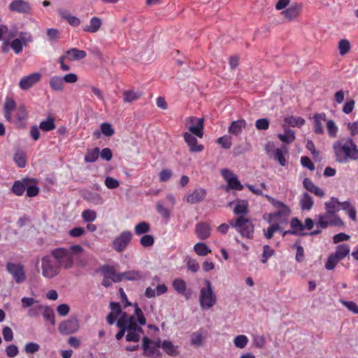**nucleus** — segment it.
Here are the masks:
<instances>
[{
  "mask_svg": "<svg viewBox=\"0 0 358 358\" xmlns=\"http://www.w3.org/2000/svg\"><path fill=\"white\" fill-rule=\"evenodd\" d=\"M155 238L152 235L144 234L140 239V243L145 248H149L154 245Z\"/></svg>",
  "mask_w": 358,
  "mask_h": 358,
  "instance_id": "53",
  "label": "nucleus"
},
{
  "mask_svg": "<svg viewBox=\"0 0 358 358\" xmlns=\"http://www.w3.org/2000/svg\"><path fill=\"white\" fill-rule=\"evenodd\" d=\"M341 209L345 210L353 221L357 220V210L349 201L341 202Z\"/></svg>",
  "mask_w": 358,
  "mask_h": 358,
  "instance_id": "38",
  "label": "nucleus"
},
{
  "mask_svg": "<svg viewBox=\"0 0 358 358\" xmlns=\"http://www.w3.org/2000/svg\"><path fill=\"white\" fill-rule=\"evenodd\" d=\"M248 213V201L246 200H238L234 208V213L236 215L243 216Z\"/></svg>",
  "mask_w": 358,
  "mask_h": 358,
  "instance_id": "33",
  "label": "nucleus"
},
{
  "mask_svg": "<svg viewBox=\"0 0 358 358\" xmlns=\"http://www.w3.org/2000/svg\"><path fill=\"white\" fill-rule=\"evenodd\" d=\"M206 190L203 188L194 189L187 194L185 201L189 203H197L202 201L206 196Z\"/></svg>",
  "mask_w": 358,
  "mask_h": 358,
  "instance_id": "17",
  "label": "nucleus"
},
{
  "mask_svg": "<svg viewBox=\"0 0 358 358\" xmlns=\"http://www.w3.org/2000/svg\"><path fill=\"white\" fill-rule=\"evenodd\" d=\"M150 230V225L148 222H141L138 223L134 227L135 234L138 236L145 234Z\"/></svg>",
  "mask_w": 358,
  "mask_h": 358,
  "instance_id": "46",
  "label": "nucleus"
},
{
  "mask_svg": "<svg viewBox=\"0 0 358 358\" xmlns=\"http://www.w3.org/2000/svg\"><path fill=\"white\" fill-rule=\"evenodd\" d=\"M135 315H131L128 317L127 331L137 330L140 333L143 334V329L141 327L137 324L136 319L141 325H145L146 319L143 315L142 310L135 303Z\"/></svg>",
  "mask_w": 358,
  "mask_h": 358,
  "instance_id": "9",
  "label": "nucleus"
},
{
  "mask_svg": "<svg viewBox=\"0 0 358 358\" xmlns=\"http://www.w3.org/2000/svg\"><path fill=\"white\" fill-rule=\"evenodd\" d=\"M100 271L101 272L103 277H108L112 278L114 274H115L116 269L113 266L103 265L100 268Z\"/></svg>",
  "mask_w": 358,
  "mask_h": 358,
  "instance_id": "54",
  "label": "nucleus"
},
{
  "mask_svg": "<svg viewBox=\"0 0 358 358\" xmlns=\"http://www.w3.org/2000/svg\"><path fill=\"white\" fill-rule=\"evenodd\" d=\"M221 174L227 182V187L229 189L241 191L243 189V185H241L238 180L236 175L227 169L221 170Z\"/></svg>",
  "mask_w": 358,
  "mask_h": 358,
  "instance_id": "14",
  "label": "nucleus"
},
{
  "mask_svg": "<svg viewBox=\"0 0 358 358\" xmlns=\"http://www.w3.org/2000/svg\"><path fill=\"white\" fill-rule=\"evenodd\" d=\"M246 126L247 122L244 119L233 121L228 129V132L232 135L238 136Z\"/></svg>",
  "mask_w": 358,
  "mask_h": 358,
  "instance_id": "25",
  "label": "nucleus"
},
{
  "mask_svg": "<svg viewBox=\"0 0 358 358\" xmlns=\"http://www.w3.org/2000/svg\"><path fill=\"white\" fill-rule=\"evenodd\" d=\"M6 268L16 283L21 284L26 280L25 268L22 264L8 262L6 263Z\"/></svg>",
  "mask_w": 358,
  "mask_h": 358,
  "instance_id": "8",
  "label": "nucleus"
},
{
  "mask_svg": "<svg viewBox=\"0 0 358 358\" xmlns=\"http://www.w3.org/2000/svg\"><path fill=\"white\" fill-rule=\"evenodd\" d=\"M124 103H131L138 100L142 96V92L134 90H124L122 92Z\"/></svg>",
  "mask_w": 358,
  "mask_h": 358,
  "instance_id": "31",
  "label": "nucleus"
},
{
  "mask_svg": "<svg viewBox=\"0 0 358 358\" xmlns=\"http://www.w3.org/2000/svg\"><path fill=\"white\" fill-rule=\"evenodd\" d=\"M51 89L57 92H62L64 88L63 78L60 76H54L50 78L49 82Z\"/></svg>",
  "mask_w": 358,
  "mask_h": 358,
  "instance_id": "34",
  "label": "nucleus"
},
{
  "mask_svg": "<svg viewBox=\"0 0 358 358\" xmlns=\"http://www.w3.org/2000/svg\"><path fill=\"white\" fill-rule=\"evenodd\" d=\"M16 102L13 98L10 96H6L5 102L3 103V116L6 121L11 122L13 120L12 117V112L15 110L17 108Z\"/></svg>",
  "mask_w": 358,
  "mask_h": 358,
  "instance_id": "18",
  "label": "nucleus"
},
{
  "mask_svg": "<svg viewBox=\"0 0 358 358\" xmlns=\"http://www.w3.org/2000/svg\"><path fill=\"white\" fill-rule=\"evenodd\" d=\"M27 117V110L24 105L19 106L15 110V122H20Z\"/></svg>",
  "mask_w": 358,
  "mask_h": 358,
  "instance_id": "41",
  "label": "nucleus"
},
{
  "mask_svg": "<svg viewBox=\"0 0 358 358\" xmlns=\"http://www.w3.org/2000/svg\"><path fill=\"white\" fill-rule=\"evenodd\" d=\"M350 248L348 244L343 243L338 245L336 248V251L334 253L340 260L343 259L347 255H349Z\"/></svg>",
  "mask_w": 358,
  "mask_h": 358,
  "instance_id": "36",
  "label": "nucleus"
},
{
  "mask_svg": "<svg viewBox=\"0 0 358 358\" xmlns=\"http://www.w3.org/2000/svg\"><path fill=\"white\" fill-rule=\"evenodd\" d=\"M336 161L338 163H346L349 159H358V149L352 138L336 141L333 145Z\"/></svg>",
  "mask_w": 358,
  "mask_h": 358,
  "instance_id": "1",
  "label": "nucleus"
},
{
  "mask_svg": "<svg viewBox=\"0 0 358 358\" xmlns=\"http://www.w3.org/2000/svg\"><path fill=\"white\" fill-rule=\"evenodd\" d=\"M66 59L69 61L80 60L84 59L87 56L85 50H78L77 48H71L66 52Z\"/></svg>",
  "mask_w": 358,
  "mask_h": 358,
  "instance_id": "30",
  "label": "nucleus"
},
{
  "mask_svg": "<svg viewBox=\"0 0 358 358\" xmlns=\"http://www.w3.org/2000/svg\"><path fill=\"white\" fill-rule=\"evenodd\" d=\"M185 124L189 125V131L199 138L203 136L204 119L194 116L185 118Z\"/></svg>",
  "mask_w": 358,
  "mask_h": 358,
  "instance_id": "11",
  "label": "nucleus"
},
{
  "mask_svg": "<svg viewBox=\"0 0 358 358\" xmlns=\"http://www.w3.org/2000/svg\"><path fill=\"white\" fill-rule=\"evenodd\" d=\"M33 182H35V180L29 178H22L21 180H16L12 186V192L16 196H22L26 190V187Z\"/></svg>",
  "mask_w": 358,
  "mask_h": 358,
  "instance_id": "19",
  "label": "nucleus"
},
{
  "mask_svg": "<svg viewBox=\"0 0 358 358\" xmlns=\"http://www.w3.org/2000/svg\"><path fill=\"white\" fill-rule=\"evenodd\" d=\"M59 15L62 18L66 20L71 26L78 27L80 24V20L78 17L71 15L66 10H59Z\"/></svg>",
  "mask_w": 358,
  "mask_h": 358,
  "instance_id": "35",
  "label": "nucleus"
},
{
  "mask_svg": "<svg viewBox=\"0 0 358 358\" xmlns=\"http://www.w3.org/2000/svg\"><path fill=\"white\" fill-rule=\"evenodd\" d=\"M152 341L148 337H143L142 348L143 350V356L149 358H162V354L158 349L161 347L160 341L155 343L154 345H150Z\"/></svg>",
  "mask_w": 358,
  "mask_h": 358,
  "instance_id": "10",
  "label": "nucleus"
},
{
  "mask_svg": "<svg viewBox=\"0 0 358 358\" xmlns=\"http://www.w3.org/2000/svg\"><path fill=\"white\" fill-rule=\"evenodd\" d=\"M101 131L103 135L107 137H110L113 136L115 133L114 129L112 128V126L107 122H103L101 124Z\"/></svg>",
  "mask_w": 358,
  "mask_h": 358,
  "instance_id": "63",
  "label": "nucleus"
},
{
  "mask_svg": "<svg viewBox=\"0 0 358 358\" xmlns=\"http://www.w3.org/2000/svg\"><path fill=\"white\" fill-rule=\"evenodd\" d=\"M50 255L56 260L57 263L64 269H70L73 266L74 259L71 251L66 248H57L50 251Z\"/></svg>",
  "mask_w": 358,
  "mask_h": 358,
  "instance_id": "3",
  "label": "nucleus"
},
{
  "mask_svg": "<svg viewBox=\"0 0 358 358\" xmlns=\"http://www.w3.org/2000/svg\"><path fill=\"white\" fill-rule=\"evenodd\" d=\"M39 128L45 131H50L55 128V119L48 117L45 121H42L39 124Z\"/></svg>",
  "mask_w": 358,
  "mask_h": 358,
  "instance_id": "47",
  "label": "nucleus"
},
{
  "mask_svg": "<svg viewBox=\"0 0 358 358\" xmlns=\"http://www.w3.org/2000/svg\"><path fill=\"white\" fill-rule=\"evenodd\" d=\"M278 137L281 141L287 144L295 140L294 131L289 128L285 129L284 134H279Z\"/></svg>",
  "mask_w": 358,
  "mask_h": 358,
  "instance_id": "39",
  "label": "nucleus"
},
{
  "mask_svg": "<svg viewBox=\"0 0 358 358\" xmlns=\"http://www.w3.org/2000/svg\"><path fill=\"white\" fill-rule=\"evenodd\" d=\"M303 8L302 3H294L289 8L282 12V14L289 20L296 18Z\"/></svg>",
  "mask_w": 358,
  "mask_h": 358,
  "instance_id": "21",
  "label": "nucleus"
},
{
  "mask_svg": "<svg viewBox=\"0 0 358 358\" xmlns=\"http://www.w3.org/2000/svg\"><path fill=\"white\" fill-rule=\"evenodd\" d=\"M206 338V333L203 329L193 332L190 336V345L195 348H200L203 345V341Z\"/></svg>",
  "mask_w": 358,
  "mask_h": 358,
  "instance_id": "23",
  "label": "nucleus"
},
{
  "mask_svg": "<svg viewBox=\"0 0 358 358\" xmlns=\"http://www.w3.org/2000/svg\"><path fill=\"white\" fill-rule=\"evenodd\" d=\"M313 199L312 196L307 192H304L300 201V205L302 210H309L313 208Z\"/></svg>",
  "mask_w": 358,
  "mask_h": 358,
  "instance_id": "37",
  "label": "nucleus"
},
{
  "mask_svg": "<svg viewBox=\"0 0 358 358\" xmlns=\"http://www.w3.org/2000/svg\"><path fill=\"white\" fill-rule=\"evenodd\" d=\"M141 334V333H140V331L137 330L127 331V334L126 335V340L128 342L137 343L140 341Z\"/></svg>",
  "mask_w": 358,
  "mask_h": 358,
  "instance_id": "57",
  "label": "nucleus"
},
{
  "mask_svg": "<svg viewBox=\"0 0 358 358\" xmlns=\"http://www.w3.org/2000/svg\"><path fill=\"white\" fill-rule=\"evenodd\" d=\"M124 279L127 280H139L143 278L142 273L139 271L131 270L124 272Z\"/></svg>",
  "mask_w": 358,
  "mask_h": 358,
  "instance_id": "49",
  "label": "nucleus"
},
{
  "mask_svg": "<svg viewBox=\"0 0 358 358\" xmlns=\"http://www.w3.org/2000/svg\"><path fill=\"white\" fill-rule=\"evenodd\" d=\"M217 143L224 149H229L231 147V137L229 135H224L217 140Z\"/></svg>",
  "mask_w": 358,
  "mask_h": 358,
  "instance_id": "52",
  "label": "nucleus"
},
{
  "mask_svg": "<svg viewBox=\"0 0 358 358\" xmlns=\"http://www.w3.org/2000/svg\"><path fill=\"white\" fill-rule=\"evenodd\" d=\"M322 121H326V114L324 113H316L313 116V131L315 134H322L324 133Z\"/></svg>",
  "mask_w": 358,
  "mask_h": 358,
  "instance_id": "28",
  "label": "nucleus"
},
{
  "mask_svg": "<svg viewBox=\"0 0 358 358\" xmlns=\"http://www.w3.org/2000/svg\"><path fill=\"white\" fill-rule=\"evenodd\" d=\"M317 226L321 229L329 227H343L344 222L338 215H331L327 213L316 215Z\"/></svg>",
  "mask_w": 358,
  "mask_h": 358,
  "instance_id": "7",
  "label": "nucleus"
},
{
  "mask_svg": "<svg viewBox=\"0 0 358 358\" xmlns=\"http://www.w3.org/2000/svg\"><path fill=\"white\" fill-rule=\"evenodd\" d=\"M339 261L341 260L334 253L331 254L325 264V268L329 271L333 270Z\"/></svg>",
  "mask_w": 358,
  "mask_h": 358,
  "instance_id": "51",
  "label": "nucleus"
},
{
  "mask_svg": "<svg viewBox=\"0 0 358 358\" xmlns=\"http://www.w3.org/2000/svg\"><path fill=\"white\" fill-rule=\"evenodd\" d=\"M173 287L178 294L185 295L187 285L185 280L180 278L175 279L173 282Z\"/></svg>",
  "mask_w": 358,
  "mask_h": 358,
  "instance_id": "44",
  "label": "nucleus"
},
{
  "mask_svg": "<svg viewBox=\"0 0 358 358\" xmlns=\"http://www.w3.org/2000/svg\"><path fill=\"white\" fill-rule=\"evenodd\" d=\"M40 346L38 343L30 342L25 345L24 351L27 354H34L39 350Z\"/></svg>",
  "mask_w": 358,
  "mask_h": 358,
  "instance_id": "64",
  "label": "nucleus"
},
{
  "mask_svg": "<svg viewBox=\"0 0 358 358\" xmlns=\"http://www.w3.org/2000/svg\"><path fill=\"white\" fill-rule=\"evenodd\" d=\"M266 199L277 209V211L270 214V217L282 223H287L291 214L290 208L284 203L278 201L268 195H265Z\"/></svg>",
  "mask_w": 358,
  "mask_h": 358,
  "instance_id": "5",
  "label": "nucleus"
},
{
  "mask_svg": "<svg viewBox=\"0 0 358 358\" xmlns=\"http://www.w3.org/2000/svg\"><path fill=\"white\" fill-rule=\"evenodd\" d=\"M131 238V232L129 231H124L114 239L112 247L116 252H122L129 245Z\"/></svg>",
  "mask_w": 358,
  "mask_h": 358,
  "instance_id": "12",
  "label": "nucleus"
},
{
  "mask_svg": "<svg viewBox=\"0 0 358 358\" xmlns=\"http://www.w3.org/2000/svg\"><path fill=\"white\" fill-rule=\"evenodd\" d=\"M14 161L20 168H24L27 164V157L24 152L17 151L14 155Z\"/></svg>",
  "mask_w": 358,
  "mask_h": 358,
  "instance_id": "48",
  "label": "nucleus"
},
{
  "mask_svg": "<svg viewBox=\"0 0 358 358\" xmlns=\"http://www.w3.org/2000/svg\"><path fill=\"white\" fill-rule=\"evenodd\" d=\"M248 343V338L245 335H238L234 340V345L238 348H245Z\"/></svg>",
  "mask_w": 358,
  "mask_h": 358,
  "instance_id": "59",
  "label": "nucleus"
},
{
  "mask_svg": "<svg viewBox=\"0 0 358 358\" xmlns=\"http://www.w3.org/2000/svg\"><path fill=\"white\" fill-rule=\"evenodd\" d=\"M303 185L306 190L314 194L317 196L322 198L325 194L324 192L321 188L316 186L313 183V182L308 178H306L303 179Z\"/></svg>",
  "mask_w": 358,
  "mask_h": 358,
  "instance_id": "24",
  "label": "nucleus"
},
{
  "mask_svg": "<svg viewBox=\"0 0 358 358\" xmlns=\"http://www.w3.org/2000/svg\"><path fill=\"white\" fill-rule=\"evenodd\" d=\"M43 315L44 319L50 322L52 326L55 324V315L52 308L49 306L45 307Z\"/></svg>",
  "mask_w": 358,
  "mask_h": 358,
  "instance_id": "50",
  "label": "nucleus"
},
{
  "mask_svg": "<svg viewBox=\"0 0 358 358\" xmlns=\"http://www.w3.org/2000/svg\"><path fill=\"white\" fill-rule=\"evenodd\" d=\"M102 24L101 20L97 17H93L90 19V25L85 26L83 31L89 33H95L99 31Z\"/></svg>",
  "mask_w": 358,
  "mask_h": 358,
  "instance_id": "32",
  "label": "nucleus"
},
{
  "mask_svg": "<svg viewBox=\"0 0 358 358\" xmlns=\"http://www.w3.org/2000/svg\"><path fill=\"white\" fill-rule=\"evenodd\" d=\"M290 226L292 228V234L293 235H299V236H306L307 233L302 232L305 229L303 223L299 220L297 217H293L290 221Z\"/></svg>",
  "mask_w": 358,
  "mask_h": 358,
  "instance_id": "29",
  "label": "nucleus"
},
{
  "mask_svg": "<svg viewBox=\"0 0 358 358\" xmlns=\"http://www.w3.org/2000/svg\"><path fill=\"white\" fill-rule=\"evenodd\" d=\"M193 134L185 132L183 138L185 143L189 147V150L192 152H200L203 150L204 147L201 144H198L197 139L192 135Z\"/></svg>",
  "mask_w": 358,
  "mask_h": 358,
  "instance_id": "20",
  "label": "nucleus"
},
{
  "mask_svg": "<svg viewBox=\"0 0 358 358\" xmlns=\"http://www.w3.org/2000/svg\"><path fill=\"white\" fill-rule=\"evenodd\" d=\"M280 229V226L278 223L272 224L266 230H264V236L267 239H271L273 236V234Z\"/></svg>",
  "mask_w": 358,
  "mask_h": 358,
  "instance_id": "55",
  "label": "nucleus"
},
{
  "mask_svg": "<svg viewBox=\"0 0 358 358\" xmlns=\"http://www.w3.org/2000/svg\"><path fill=\"white\" fill-rule=\"evenodd\" d=\"M338 49L341 55H346L350 50V44L348 40L342 39L338 43Z\"/></svg>",
  "mask_w": 358,
  "mask_h": 358,
  "instance_id": "60",
  "label": "nucleus"
},
{
  "mask_svg": "<svg viewBox=\"0 0 358 358\" xmlns=\"http://www.w3.org/2000/svg\"><path fill=\"white\" fill-rule=\"evenodd\" d=\"M99 155V148H94V149H88L87 150L86 154L85 155V162H94L97 160Z\"/></svg>",
  "mask_w": 358,
  "mask_h": 358,
  "instance_id": "40",
  "label": "nucleus"
},
{
  "mask_svg": "<svg viewBox=\"0 0 358 358\" xmlns=\"http://www.w3.org/2000/svg\"><path fill=\"white\" fill-rule=\"evenodd\" d=\"M195 233L201 240L207 239L210 236V227L207 222H199L195 225Z\"/></svg>",
  "mask_w": 358,
  "mask_h": 358,
  "instance_id": "22",
  "label": "nucleus"
},
{
  "mask_svg": "<svg viewBox=\"0 0 358 358\" xmlns=\"http://www.w3.org/2000/svg\"><path fill=\"white\" fill-rule=\"evenodd\" d=\"M41 74L40 73H33L21 78L19 86L22 90H27L40 81Z\"/></svg>",
  "mask_w": 358,
  "mask_h": 358,
  "instance_id": "16",
  "label": "nucleus"
},
{
  "mask_svg": "<svg viewBox=\"0 0 358 358\" xmlns=\"http://www.w3.org/2000/svg\"><path fill=\"white\" fill-rule=\"evenodd\" d=\"M285 122L291 127H301L305 124V120L301 117L289 116L285 118Z\"/></svg>",
  "mask_w": 358,
  "mask_h": 358,
  "instance_id": "42",
  "label": "nucleus"
},
{
  "mask_svg": "<svg viewBox=\"0 0 358 358\" xmlns=\"http://www.w3.org/2000/svg\"><path fill=\"white\" fill-rule=\"evenodd\" d=\"M79 328L78 320L76 317H73L62 322L59 325L58 330L62 335H69L76 333Z\"/></svg>",
  "mask_w": 358,
  "mask_h": 358,
  "instance_id": "13",
  "label": "nucleus"
},
{
  "mask_svg": "<svg viewBox=\"0 0 358 358\" xmlns=\"http://www.w3.org/2000/svg\"><path fill=\"white\" fill-rule=\"evenodd\" d=\"M82 218L85 222H93L96 218V213L94 210L87 209L82 213Z\"/></svg>",
  "mask_w": 358,
  "mask_h": 358,
  "instance_id": "56",
  "label": "nucleus"
},
{
  "mask_svg": "<svg viewBox=\"0 0 358 358\" xmlns=\"http://www.w3.org/2000/svg\"><path fill=\"white\" fill-rule=\"evenodd\" d=\"M287 152V150L285 148H284V150L281 148H277L275 150L274 159L282 166H285L287 164V159L285 157V154Z\"/></svg>",
  "mask_w": 358,
  "mask_h": 358,
  "instance_id": "45",
  "label": "nucleus"
},
{
  "mask_svg": "<svg viewBox=\"0 0 358 358\" xmlns=\"http://www.w3.org/2000/svg\"><path fill=\"white\" fill-rule=\"evenodd\" d=\"M230 226L234 228L243 237L252 239L255 227L250 220L244 216H238L235 222L231 221Z\"/></svg>",
  "mask_w": 358,
  "mask_h": 358,
  "instance_id": "4",
  "label": "nucleus"
},
{
  "mask_svg": "<svg viewBox=\"0 0 358 358\" xmlns=\"http://www.w3.org/2000/svg\"><path fill=\"white\" fill-rule=\"evenodd\" d=\"M160 345L164 351L169 356L176 357L180 354L179 347L173 345L169 340H164L162 343L160 342Z\"/></svg>",
  "mask_w": 358,
  "mask_h": 358,
  "instance_id": "26",
  "label": "nucleus"
},
{
  "mask_svg": "<svg viewBox=\"0 0 358 358\" xmlns=\"http://www.w3.org/2000/svg\"><path fill=\"white\" fill-rule=\"evenodd\" d=\"M194 252L199 256H206L211 252L210 249L204 243H197L194 246Z\"/></svg>",
  "mask_w": 358,
  "mask_h": 358,
  "instance_id": "43",
  "label": "nucleus"
},
{
  "mask_svg": "<svg viewBox=\"0 0 358 358\" xmlns=\"http://www.w3.org/2000/svg\"><path fill=\"white\" fill-rule=\"evenodd\" d=\"M205 287H201L199 293L200 306L203 310H208L217 302V296L213 292L211 282L209 280H204Z\"/></svg>",
  "mask_w": 358,
  "mask_h": 358,
  "instance_id": "2",
  "label": "nucleus"
},
{
  "mask_svg": "<svg viewBox=\"0 0 358 358\" xmlns=\"http://www.w3.org/2000/svg\"><path fill=\"white\" fill-rule=\"evenodd\" d=\"M327 129L328 134L331 137L334 138L337 136L338 127L332 120L327 121Z\"/></svg>",
  "mask_w": 358,
  "mask_h": 358,
  "instance_id": "62",
  "label": "nucleus"
},
{
  "mask_svg": "<svg viewBox=\"0 0 358 358\" xmlns=\"http://www.w3.org/2000/svg\"><path fill=\"white\" fill-rule=\"evenodd\" d=\"M9 10L22 14H29L31 6L28 1L24 0H14L8 6Z\"/></svg>",
  "mask_w": 358,
  "mask_h": 358,
  "instance_id": "15",
  "label": "nucleus"
},
{
  "mask_svg": "<svg viewBox=\"0 0 358 358\" xmlns=\"http://www.w3.org/2000/svg\"><path fill=\"white\" fill-rule=\"evenodd\" d=\"M341 203L337 198L331 197L329 201L324 203L326 213L336 215V213L341 210Z\"/></svg>",
  "mask_w": 358,
  "mask_h": 358,
  "instance_id": "27",
  "label": "nucleus"
},
{
  "mask_svg": "<svg viewBox=\"0 0 358 358\" xmlns=\"http://www.w3.org/2000/svg\"><path fill=\"white\" fill-rule=\"evenodd\" d=\"M59 266L51 255L44 256L41 259L42 275L48 279L56 277L61 272Z\"/></svg>",
  "mask_w": 358,
  "mask_h": 358,
  "instance_id": "6",
  "label": "nucleus"
},
{
  "mask_svg": "<svg viewBox=\"0 0 358 358\" xmlns=\"http://www.w3.org/2000/svg\"><path fill=\"white\" fill-rule=\"evenodd\" d=\"M36 181L35 182L30 183L29 185L26 187V194L29 197H34L38 194L39 188L36 185Z\"/></svg>",
  "mask_w": 358,
  "mask_h": 358,
  "instance_id": "58",
  "label": "nucleus"
},
{
  "mask_svg": "<svg viewBox=\"0 0 358 358\" xmlns=\"http://www.w3.org/2000/svg\"><path fill=\"white\" fill-rule=\"evenodd\" d=\"M274 254V250L268 245H265L263 247V253L262 255L261 262L263 264L267 262V260L269 257H272Z\"/></svg>",
  "mask_w": 358,
  "mask_h": 358,
  "instance_id": "61",
  "label": "nucleus"
}]
</instances>
